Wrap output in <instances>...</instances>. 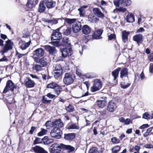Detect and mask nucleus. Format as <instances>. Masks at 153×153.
Returning a JSON list of instances; mask_svg holds the SVG:
<instances>
[{
  "label": "nucleus",
  "mask_w": 153,
  "mask_h": 153,
  "mask_svg": "<svg viewBox=\"0 0 153 153\" xmlns=\"http://www.w3.org/2000/svg\"><path fill=\"white\" fill-rule=\"evenodd\" d=\"M131 3V1L130 0H124V2L123 3V5L127 6L130 5Z\"/></svg>",
  "instance_id": "nucleus-60"
},
{
  "label": "nucleus",
  "mask_w": 153,
  "mask_h": 153,
  "mask_svg": "<svg viewBox=\"0 0 153 153\" xmlns=\"http://www.w3.org/2000/svg\"><path fill=\"white\" fill-rule=\"evenodd\" d=\"M42 140L45 145H49L53 141V139L49 138L47 136H45L42 139Z\"/></svg>",
  "instance_id": "nucleus-32"
},
{
  "label": "nucleus",
  "mask_w": 153,
  "mask_h": 153,
  "mask_svg": "<svg viewBox=\"0 0 153 153\" xmlns=\"http://www.w3.org/2000/svg\"><path fill=\"white\" fill-rule=\"evenodd\" d=\"M124 0H114V5L117 7H119L120 5H123Z\"/></svg>",
  "instance_id": "nucleus-38"
},
{
  "label": "nucleus",
  "mask_w": 153,
  "mask_h": 153,
  "mask_svg": "<svg viewBox=\"0 0 153 153\" xmlns=\"http://www.w3.org/2000/svg\"><path fill=\"white\" fill-rule=\"evenodd\" d=\"M81 22H78L75 24H73L72 26V28L74 33H76L79 32L82 29Z\"/></svg>",
  "instance_id": "nucleus-12"
},
{
  "label": "nucleus",
  "mask_w": 153,
  "mask_h": 153,
  "mask_svg": "<svg viewBox=\"0 0 153 153\" xmlns=\"http://www.w3.org/2000/svg\"><path fill=\"white\" fill-rule=\"evenodd\" d=\"M30 42V40L29 41L25 43H23L22 42H20L19 43V45L20 48L22 50H25L29 46Z\"/></svg>",
  "instance_id": "nucleus-30"
},
{
  "label": "nucleus",
  "mask_w": 153,
  "mask_h": 153,
  "mask_svg": "<svg viewBox=\"0 0 153 153\" xmlns=\"http://www.w3.org/2000/svg\"><path fill=\"white\" fill-rule=\"evenodd\" d=\"M33 58L34 60H35L36 58H39L43 56L44 54V50L42 48L36 49L33 52Z\"/></svg>",
  "instance_id": "nucleus-6"
},
{
  "label": "nucleus",
  "mask_w": 153,
  "mask_h": 153,
  "mask_svg": "<svg viewBox=\"0 0 153 153\" xmlns=\"http://www.w3.org/2000/svg\"><path fill=\"white\" fill-rule=\"evenodd\" d=\"M122 33V39L124 43L126 42L128 40V36L130 34L129 32L126 31V30L123 31Z\"/></svg>",
  "instance_id": "nucleus-31"
},
{
  "label": "nucleus",
  "mask_w": 153,
  "mask_h": 153,
  "mask_svg": "<svg viewBox=\"0 0 153 153\" xmlns=\"http://www.w3.org/2000/svg\"><path fill=\"white\" fill-rule=\"evenodd\" d=\"M143 118L146 119H151V115L147 112L145 113L143 115Z\"/></svg>",
  "instance_id": "nucleus-53"
},
{
  "label": "nucleus",
  "mask_w": 153,
  "mask_h": 153,
  "mask_svg": "<svg viewBox=\"0 0 153 153\" xmlns=\"http://www.w3.org/2000/svg\"><path fill=\"white\" fill-rule=\"evenodd\" d=\"M61 146L62 149L67 150L69 152L74 151L75 149L74 147L70 145H65L63 143H61Z\"/></svg>",
  "instance_id": "nucleus-24"
},
{
  "label": "nucleus",
  "mask_w": 153,
  "mask_h": 153,
  "mask_svg": "<svg viewBox=\"0 0 153 153\" xmlns=\"http://www.w3.org/2000/svg\"><path fill=\"white\" fill-rule=\"evenodd\" d=\"M54 71L62 72L63 70L61 65L59 64H57L56 65L55 69Z\"/></svg>",
  "instance_id": "nucleus-45"
},
{
  "label": "nucleus",
  "mask_w": 153,
  "mask_h": 153,
  "mask_svg": "<svg viewBox=\"0 0 153 153\" xmlns=\"http://www.w3.org/2000/svg\"><path fill=\"white\" fill-rule=\"evenodd\" d=\"M132 122L130 119L127 118L125 120L124 123L125 124L127 125L129 124L130 123H132Z\"/></svg>",
  "instance_id": "nucleus-59"
},
{
  "label": "nucleus",
  "mask_w": 153,
  "mask_h": 153,
  "mask_svg": "<svg viewBox=\"0 0 153 153\" xmlns=\"http://www.w3.org/2000/svg\"><path fill=\"white\" fill-rule=\"evenodd\" d=\"M34 61L37 63H39L42 67H45L48 63L47 59L45 57H42L41 59L36 58L35 60Z\"/></svg>",
  "instance_id": "nucleus-13"
},
{
  "label": "nucleus",
  "mask_w": 153,
  "mask_h": 153,
  "mask_svg": "<svg viewBox=\"0 0 153 153\" xmlns=\"http://www.w3.org/2000/svg\"><path fill=\"white\" fill-rule=\"evenodd\" d=\"M62 134V131L59 128H53L50 132L51 137L57 139L60 138Z\"/></svg>",
  "instance_id": "nucleus-3"
},
{
  "label": "nucleus",
  "mask_w": 153,
  "mask_h": 153,
  "mask_svg": "<svg viewBox=\"0 0 153 153\" xmlns=\"http://www.w3.org/2000/svg\"><path fill=\"white\" fill-rule=\"evenodd\" d=\"M46 7L44 1H42L40 2L39 4L38 10L40 13H42L45 10Z\"/></svg>",
  "instance_id": "nucleus-34"
},
{
  "label": "nucleus",
  "mask_w": 153,
  "mask_h": 153,
  "mask_svg": "<svg viewBox=\"0 0 153 153\" xmlns=\"http://www.w3.org/2000/svg\"><path fill=\"white\" fill-rule=\"evenodd\" d=\"M92 11L94 14L98 17L103 19L105 16L104 14L100 11L98 8H94Z\"/></svg>",
  "instance_id": "nucleus-19"
},
{
  "label": "nucleus",
  "mask_w": 153,
  "mask_h": 153,
  "mask_svg": "<svg viewBox=\"0 0 153 153\" xmlns=\"http://www.w3.org/2000/svg\"><path fill=\"white\" fill-rule=\"evenodd\" d=\"M97 18L95 16L91 15H89L88 16V21L94 23L96 22L97 21Z\"/></svg>",
  "instance_id": "nucleus-41"
},
{
  "label": "nucleus",
  "mask_w": 153,
  "mask_h": 153,
  "mask_svg": "<svg viewBox=\"0 0 153 153\" xmlns=\"http://www.w3.org/2000/svg\"><path fill=\"white\" fill-rule=\"evenodd\" d=\"M103 32V30L102 29L97 30L92 35L93 37L95 39H98L102 38L101 37Z\"/></svg>",
  "instance_id": "nucleus-18"
},
{
  "label": "nucleus",
  "mask_w": 153,
  "mask_h": 153,
  "mask_svg": "<svg viewBox=\"0 0 153 153\" xmlns=\"http://www.w3.org/2000/svg\"><path fill=\"white\" fill-rule=\"evenodd\" d=\"M47 88L53 89L54 92L57 95H59L62 91V87L57 83L55 82H52L48 84L47 85Z\"/></svg>",
  "instance_id": "nucleus-4"
},
{
  "label": "nucleus",
  "mask_w": 153,
  "mask_h": 153,
  "mask_svg": "<svg viewBox=\"0 0 153 153\" xmlns=\"http://www.w3.org/2000/svg\"><path fill=\"white\" fill-rule=\"evenodd\" d=\"M62 149L61 144H59L57 143L53 144L51 146L50 152L51 153H59L61 149Z\"/></svg>",
  "instance_id": "nucleus-10"
},
{
  "label": "nucleus",
  "mask_w": 153,
  "mask_h": 153,
  "mask_svg": "<svg viewBox=\"0 0 153 153\" xmlns=\"http://www.w3.org/2000/svg\"><path fill=\"white\" fill-rule=\"evenodd\" d=\"M149 126L148 124H145L142 125L140 127V129H144L149 127Z\"/></svg>",
  "instance_id": "nucleus-61"
},
{
  "label": "nucleus",
  "mask_w": 153,
  "mask_h": 153,
  "mask_svg": "<svg viewBox=\"0 0 153 153\" xmlns=\"http://www.w3.org/2000/svg\"><path fill=\"white\" fill-rule=\"evenodd\" d=\"M79 127L78 124L76 123L69 125L68 127V129H79Z\"/></svg>",
  "instance_id": "nucleus-44"
},
{
  "label": "nucleus",
  "mask_w": 153,
  "mask_h": 153,
  "mask_svg": "<svg viewBox=\"0 0 153 153\" xmlns=\"http://www.w3.org/2000/svg\"><path fill=\"white\" fill-rule=\"evenodd\" d=\"M102 87V82L98 79H95L94 81L93 86L91 88L92 92H94L100 89Z\"/></svg>",
  "instance_id": "nucleus-7"
},
{
  "label": "nucleus",
  "mask_w": 153,
  "mask_h": 153,
  "mask_svg": "<svg viewBox=\"0 0 153 153\" xmlns=\"http://www.w3.org/2000/svg\"><path fill=\"white\" fill-rule=\"evenodd\" d=\"M76 19H69L66 18L65 19V21L70 24H71L74 23Z\"/></svg>",
  "instance_id": "nucleus-43"
},
{
  "label": "nucleus",
  "mask_w": 153,
  "mask_h": 153,
  "mask_svg": "<svg viewBox=\"0 0 153 153\" xmlns=\"http://www.w3.org/2000/svg\"><path fill=\"white\" fill-rule=\"evenodd\" d=\"M32 149L35 153H48L43 148L37 146L33 147Z\"/></svg>",
  "instance_id": "nucleus-22"
},
{
  "label": "nucleus",
  "mask_w": 153,
  "mask_h": 153,
  "mask_svg": "<svg viewBox=\"0 0 153 153\" xmlns=\"http://www.w3.org/2000/svg\"><path fill=\"white\" fill-rule=\"evenodd\" d=\"M89 153H99V151L95 147L91 148L89 150Z\"/></svg>",
  "instance_id": "nucleus-51"
},
{
  "label": "nucleus",
  "mask_w": 153,
  "mask_h": 153,
  "mask_svg": "<svg viewBox=\"0 0 153 153\" xmlns=\"http://www.w3.org/2000/svg\"><path fill=\"white\" fill-rule=\"evenodd\" d=\"M42 67L39 64L35 65L33 67L34 69L36 70V72L40 71L42 69Z\"/></svg>",
  "instance_id": "nucleus-48"
},
{
  "label": "nucleus",
  "mask_w": 153,
  "mask_h": 153,
  "mask_svg": "<svg viewBox=\"0 0 153 153\" xmlns=\"http://www.w3.org/2000/svg\"><path fill=\"white\" fill-rule=\"evenodd\" d=\"M134 41L137 42L138 46L143 42V36L141 34L135 35L133 38Z\"/></svg>",
  "instance_id": "nucleus-16"
},
{
  "label": "nucleus",
  "mask_w": 153,
  "mask_h": 153,
  "mask_svg": "<svg viewBox=\"0 0 153 153\" xmlns=\"http://www.w3.org/2000/svg\"><path fill=\"white\" fill-rule=\"evenodd\" d=\"M96 102L98 106L100 108H103L104 107L107 103V101L104 100H97Z\"/></svg>",
  "instance_id": "nucleus-36"
},
{
  "label": "nucleus",
  "mask_w": 153,
  "mask_h": 153,
  "mask_svg": "<svg viewBox=\"0 0 153 153\" xmlns=\"http://www.w3.org/2000/svg\"><path fill=\"white\" fill-rule=\"evenodd\" d=\"M51 101V100H47V98H45V96H44L42 97V102L43 103L45 104L49 103Z\"/></svg>",
  "instance_id": "nucleus-52"
},
{
  "label": "nucleus",
  "mask_w": 153,
  "mask_h": 153,
  "mask_svg": "<svg viewBox=\"0 0 153 153\" xmlns=\"http://www.w3.org/2000/svg\"><path fill=\"white\" fill-rule=\"evenodd\" d=\"M131 85L129 79H125L120 83V87L123 89H125L129 87Z\"/></svg>",
  "instance_id": "nucleus-15"
},
{
  "label": "nucleus",
  "mask_w": 153,
  "mask_h": 153,
  "mask_svg": "<svg viewBox=\"0 0 153 153\" xmlns=\"http://www.w3.org/2000/svg\"><path fill=\"white\" fill-rule=\"evenodd\" d=\"M111 142L114 144H117L120 142V140L117 139L116 137H113L111 139Z\"/></svg>",
  "instance_id": "nucleus-50"
},
{
  "label": "nucleus",
  "mask_w": 153,
  "mask_h": 153,
  "mask_svg": "<svg viewBox=\"0 0 153 153\" xmlns=\"http://www.w3.org/2000/svg\"><path fill=\"white\" fill-rule=\"evenodd\" d=\"M52 122L51 121H47L45 123V126L47 127V129L49 128L51 126V125L52 126Z\"/></svg>",
  "instance_id": "nucleus-56"
},
{
  "label": "nucleus",
  "mask_w": 153,
  "mask_h": 153,
  "mask_svg": "<svg viewBox=\"0 0 153 153\" xmlns=\"http://www.w3.org/2000/svg\"><path fill=\"white\" fill-rule=\"evenodd\" d=\"M51 44L56 47L61 46L60 41L59 40H53L51 42Z\"/></svg>",
  "instance_id": "nucleus-39"
},
{
  "label": "nucleus",
  "mask_w": 153,
  "mask_h": 153,
  "mask_svg": "<svg viewBox=\"0 0 153 153\" xmlns=\"http://www.w3.org/2000/svg\"><path fill=\"white\" fill-rule=\"evenodd\" d=\"M88 7L87 5H83L81 6L78 9V10L79 12V14L80 16H83L84 15V12L85 11V9Z\"/></svg>",
  "instance_id": "nucleus-37"
},
{
  "label": "nucleus",
  "mask_w": 153,
  "mask_h": 153,
  "mask_svg": "<svg viewBox=\"0 0 153 153\" xmlns=\"http://www.w3.org/2000/svg\"><path fill=\"white\" fill-rule=\"evenodd\" d=\"M82 33L85 35H88L91 32V28L88 25H85L82 27Z\"/></svg>",
  "instance_id": "nucleus-29"
},
{
  "label": "nucleus",
  "mask_w": 153,
  "mask_h": 153,
  "mask_svg": "<svg viewBox=\"0 0 153 153\" xmlns=\"http://www.w3.org/2000/svg\"><path fill=\"white\" fill-rule=\"evenodd\" d=\"M121 70V68L118 67L112 72L111 74L114 77L113 80H115L116 79L118 75L119 72Z\"/></svg>",
  "instance_id": "nucleus-33"
},
{
  "label": "nucleus",
  "mask_w": 153,
  "mask_h": 153,
  "mask_svg": "<svg viewBox=\"0 0 153 153\" xmlns=\"http://www.w3.org/2000/svg\"><path fill=\"white\" fill-rule=\"evenodd\" d=\"M75 79V76L73 74L67 73L65 74L63 79L64 83L67 85L72 83Z\"/></svg>",
  "instance_id": "nucleus-1"
},
{
  "label": "nucleus",
  "mask_w": 153,
  "mask_h": 153,
  "mask_svg": "<svg viewBox=\"0 0 153 153\" xmlns=\"http://www.w3.org/2000/svg\"><path fill=\"white\" fill-rule=\"evenodd\" d=\"M120 149V147L118 146H114L112 149V152H113V153H117Z\"/></svg>",
  "instance_id": "nucleus-47"
},
{
  "label": "nucleus",
  "mask_w": 153,
  "mask_h": 153,
  "mask_svg": "<svg viewBox=\"0 0 153 153\" xmlns=\"http://www.w3.org/2000/svg\"><path fill=\"white\" fill-rule=\"evenodd\" d=\"M38 2V0H28L27 6L29 8L34 7Z\"/></svg>",
  "instance_id": "nucleus-23"
},
{
  "label": "nucleus",
  "mask_w": 153,
  "mask_h": 153,
  "mask_svg": "<svg viewBox=\"0 0 153 153\" xmlns=\"http://www.w3.org/2000/svg\"><path fill=\"white\" fill-rule=\"evenodd\" d=\"M116 108V104L112 101H111L108 103L107 107V110L110 112H113Z\"/></svg>",
  "instance_id": "nucleus-27"
},
{
  "label": "nucleus",
  "mask_w": 153,
  "mask_h": 153,
  "mask_svg": "<svg viewBox=\"0 0 153 153\" xmlns=\"http://www.w3.org/2000/svg\"><path fill=\"white\" fill-rule=\"evenodd\" d=\"M53 76L55 78H59L62 75V72L54 71Z\"/></svg>",
  "instance_id": "nucleus-49"
},
{
  "label": "nucleus",
  "mask_w": 153,
  "mask_h": 153,
  "mask_svg": "<svg viewBox=\"0 0 153 153\" xmlns=\"http://www.w3.org/2000/svg\"><path fill=\"white\" fill-rule=\"evenodd\" d=\"M13 45V43L11 42L10 40L8 39L6 41V44L2 50V52L4 53L7 52L8 51L12 50Z\"/></svg>",
  "instance_id": "nucleus-9"
},
{
  "label": "nucleus",
  "mask_w": 153,
  "mask_h": 153,
  "mask_svg": "<svg viewBox=\"0 0 153 153\" xmlns=\"http://www.w3.org/2000/svg\"><path fill=\"white\" fill-rule=\"evenodd\" d=\"M126 20L127 22H133L135 21L134 16L131 13H129L126 17Z\"/></svg>",
  "instance_id": "nucleus-28"
},
{
  "label": "nucleus",
  "mask_w": 153,
  "mask_h": 153,
  "mask_svg": "<svg viewBox=\"0 0 153 153\" xmlns=\"http://www.w3.org/2000/svg\"><path fill=\"white\" fill-rule=\"evenodd\" d=\"M117 10L119 12L122 13L125 12L126 10V9L125 8L121 7H119V8H117Z\"/></svg>",
  "instance_id": "nucleus-57"
},
{
  "label": "nucleus",
  "mask_w": 153,
  "mask_h": 153,
  "mask_svg": "<svg viewBox=\"0 0 153 153\" xmlns=\"http://www.w3.org/2000/svg\"><path fill=\"white\" fill-rule=\"evenodd\" d=\"M62 38V34L59 32L58 28L53 30L51 35V39L52 41L59 40Z\"/></svg>",
  "instance_id": "nucleus-8"
},
{
  "label": "nucleus",
  "mask_w": 153,
  "mask_h": 153,
  "mask_svg": "<svg viewBox=\"0 0 153 153\" xmlns=\"http://www.w3.org/2000/svg\"><path fill=\"white\" fill-rule=\"evenodd\" d=\"M64 124L61 122L60 119L56 120L52 122V126L53 128H62L63 127Z\"/></svg>",
  "instance_id": "nucleus-17"
},
{
  "label": "nucleus",
  "mask_w": 153,
  "mask_h": 153,
  "mask_svg": "<svg viewBox=\"0 0 153 153\" xmlns=\"http://www.w3.org/2000/svg\"><path fill=\"white\" fill-rule=\"evenodd\" d=\"M17 87V86L15 85L12 80H8L6 82V85L4 89L3 93H6L9 91H11L13 94H16L14 93V90L16 89Z\"/></svg>",
  "instance_id": "nucleus-2"
},
{
  "label": "nucleus",
  "mask_w": 153,
  "mask_h": 153,
  "mask_svg": "<svg viewBox=\"0 0 153 153\" xmlns=\"http://www.w3.org/2000/svg\"><path fill=\"white\" fill-rule=\"evenodd\" d=\"M45 50L48 52L51 55H54L57 52V51L56 48L53 46L47 45L44 46Z\"/></svg>",
  "instance_id": "nucleus-11"
},
{
  "label": "nucleus",
  "mask_w": 153,
  "mask_h": 153,
  "mask_svg": "<svg viewBox=\"0 0 153 153\" xmlns=\"http://www.w3.org/2000/svg\"><path fill=\"white\" fill-rule=\"evenodd\" d=\"M82 76H85L86 77L89 79L93 77H92L91 76V74L90 73H88L85 74H83V75H82Z\"/></svg>",
  "instance_id": "nucleus-58"
},
{
  "label": "nucleus",
  "mask_w": 153,
  "mask_h": 153,
  "mask_svg": "<svg viewBox=\"0 0 153 153\" xmlns=\"http://www.w3.org/2000/svg\"><path fill=\"white\" fill-rule=\"evenodd\" d=\"M47 130L45 129L41 128V131L38 134V135L39 136H41L45 134L47 132Z\"/></svg>",
  "instance_id": "nucleus-46"
},
{
  "label": "nucleus",
  "mask_w": 153,
  "mask_h": 153,
  "mask_svg": "<svg viewBox=\"0 0 153 153\" xmlns=\"http://www.w3.org/2000/svg\"><path fill=\"white\" fill-rule=\"evenodd\" d=\"M71 27H65L62 30L63 34L64 35L68 36L71 34Z\"/></svg>",
  "instance_id": "nucleus-35"
},
{
  "label": "nucleus",
  "mask_w": 153,
  "mask_h": 153,
  "mask_svg": "<svg viewBox=\"0 0 153 153\" xmlns=\"http://www.w3.org/2000/svg\"><path fill=\"white\" fill-rule=\"evenodd\" d=\"M60 51L62 57L64 58L71 56L73 53L71 47L60 49Z\"/></svg>",
  "instance_id": "nucleus-5"
},
{
  "label": "nucleus",
  "mask_w": 153,
  "mask_h": 153,
  "mask_svg": "<svg viewBox=\"0 0 153 153\" xmlns=\"http://www.w3.org/2000/svg\"><path fill=\"white\" fill-rule=\"evenodd\" d=\"M76 134L72 133L64 134V139L66 140L71 141L75 137Z\"/></svg>",
  "instance_id": "nucleus-25"
},
{
  "label": "nucleus",
  "mask_w": 153,
  "mask_h": 153,
  "mask_svg": "<svg viewBox=\"0 0 153 153\" xmlns=\"http://www.w3.org/2000/svg\"><path fill=\"white\" fill-rule=\"evenodd\" d=\"M144 147L147 149H153V145L150 144H146L145 145Z\"/></svg>",
  "instance_id": "nucleus-64"
},
{
  "label": "nucleus",
  "mask_w": 153,
  "mask_h": 153,
  "mask_svg": "<svg viewBox=\"0 0 153 153\" xmlns=\"http://www.w3.org/2000/svg\"><path fill=\"white\" fill-rule=\"evenodd\" d=\"M60 42L61 46H66L68 47H71V43L70 42L69 38L68 37H63Z\"/></svg>",
  "instance_id": "nucleus-20"
},
{
  "label": "nucleus",
  "mask_w": 153,
  "mask_h": 153,
  "mask_svg": "<svg viewBox=\"0 0 153 153\" xmlns=\"http://www.w3.org/2000/svg\"><path fill=\"white\" fill-rule=\"evenodd\" d=\"M25 86L27 88H33L35 84L34 81L32 80L29 78H26L24 81Z\"/></svg>",
  "instance_id": "nucleus-14"
},
{
  "label": "nucleus",
  "mask_w": 153,
  "mask_h": 153,
  "mask_svg": "<svg viewBox=\"0 0 153 153\" xmlns=\"http://www.w3.org/2000/svg\"><path fill=\"white\" fill-rule=\"evenodd\" d=\"M46 96L48 98L51 99H53L55 97V95L51 94V93H48Z\"/></svg>",
  "instance_id": "nucleus-62"
},
{
  "label": "nucleus",
  "mask_w": 153,
  "mask_h": 153,
  "mask_svg": "<svg viewBox=\"0 0 153 153\" xmlns=\"http://www.w3.org/2000/svg\"><path fill=\"white\" fill-rule=\"evenodd\" d=\"M44 2L48 8H51L54 7L56 5V2L52 0L50 1L44 0Z\"/></svg>",
  "instance_id": "nucleus-26"
},
{
  "label": "nucleus",
  "mask_w": 153,
  "mask_h": 153,
  "mask_svg": "<svg viewBox=\"0 0 153 153\" xmlns=\"http://www.w3.org/2000/svg\"><path fill=\"white\" fill-rule=\"evenodd\" d=\"M120 71V77L122 79H123L124 77H125V79L128 78V70L127 68H124Z\"/></svg>",
  "instance_id": "nucleus-21"
},
{
  "label": "nucleus",
  "mask_w": 153,
  "mask_h": 153,
  "mask_svg": "<svg viewBox=\"0 0 153 153\" xmlns=\"http://www.w3.org/2000/svg\"><path fill=\"white\" fill-rule=\"evenodd\" d=\"M59 19H47L45 20V22L52 24L55 25L58 23V20Z\"/></svg>",
  "instance_id": "nucleus-40"
},
{
  "label": "nucleus",
  "mask_w": 153,
  "mask_h": 153,
  "mask_svg": "<svg viewBox=\"0 0 153 153\" xmlns=\"http://www.w3.org/2000/svg\"><path fill=\"white\" fill-rule=\"evenodd\" d=\"M115 36L114 34H111L108 36V39L110 40H111L115 38Z\"/></svg>",
  "instance_id": "nucleus-63"
},
{
  "label": "nucleus",
  "mask_w": 153,
  "mask_h": 153,
  "mask_svg": "<svg viewBox=\"0 0 153 153\" xmlns=\"http://www.w3.org/2000/svg\"><path fill=\"white\" fill-rule=\"evenodd\" d=\"M42 141V139L39 137H36L34 140L33 143L34 144H36L41 143Z\"/></svg>",
  "instance_id": "nucleus-55"
},
{
  "label": "nucleus",
  "mask_w": 153,
  "mask_h": 153,
  "mask_svg": "<svg viewBox=\"0 0 153 153\" xmlns=\"http://www.w3.org/2000/svg\"><path fill=\"white\" fill-rule=\"evenodd\" d=\"M65 109L68 112H73L74 109L73 105L71 104H69V105L66 107Z\"/></svg>",
  "instance_id": "nucleus-42"
},
{
  "label": "nucleus",
  "mask_w": 153,
  "mask_h": 153,
  "mask_svg": "<svg viewBox=\"0 0 153 153\" xmlns=\"http://www.w3.org/2000/svg\"><path fill=\"white\" fill-rule=\"evenodd\" d=\"M22 38H26V40H24V41L25 42H27V41H29L30 40V35L28 34H24L22 37Z\"/></svg>",
  "instance_id": "nucleus-54"
}]
</instances>
